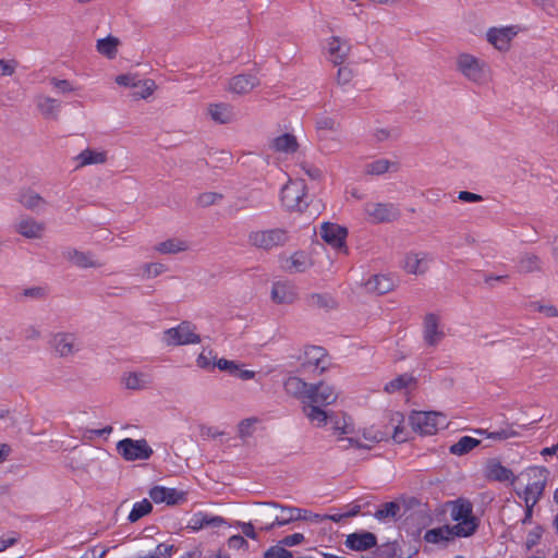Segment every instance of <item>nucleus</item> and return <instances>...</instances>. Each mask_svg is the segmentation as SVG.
<instances>
[{
  "label": "nucleus",
  "mask_w": 558,
  "mask_h": 558,
  "mask_svg": "<svg viewBox=\"0 0 558 558\" xmlns=\"http://www.w3.org/2000/svg\"><path fill=\"white\" fill-rule=\"evenodd\" d=\"M259 505H263L266 508L280 509V514L275 515L274 520L263 527L265 531H271L276 526H283L300 520H311L314 522H319L323 520L319 514H313L312 512L298 507L282 506L275 501L260 502Z\"/></svg>",
  "instance_id": "f257e3e1"
},
{
  "label": "nucleus",
  "mask_w": 558,
  "mask_h": 558,
  "mask_svg": "<svg viewBox=\"0 0 558 558\" xmlns=\"http://www.w3.org/2000/svg\"><path fill=\"white\" fill-rule=\"evenodd\" d=\"M281 202L289 210L303 211L307 208V191L304 180H290L281 189Z\"/></svg>",
  "instance_id": "f03ea898"
},
{
  "label": "nucleus",
  "mask_w": 558,
  "mask_h": 558,
  "mask_svg": "<svg viewBox=\"0 0 558 558\" xmlns=\"http://www.w3.org/2000/svg\"><path fill=\"white\" fill-rule=\"evenodd\" d=\"M413 430L421 435H434L447 426L446 416L439 412H413L409 417Z\"/></svg>",
  "instance_id": "7ed1b4c3"
},
{
  "label": "nucleus",
  "mask_w": 558,
  "mask_h": 558,
  "mask_svg": "<svg viewBox=\"0 0 558 558\" xmlns=\"http://www.w3.org/2000/svg\"><path fill=\"white\" fill-rule=\"evenodd\" d=\"M117 451L126 461L148 460L154 453L144 438H124L118 441Z\"/></svg>",
  "instance_id": "20e7f679"
},
{
  "label": "nucleus",
  "mask_w": 558,
  "mask_h": 558,
  "mask_svg": "<svg viewBox=\"0 0 558 558\" xmlns=\"http://www.w3.org/2000/svg\"><path fill=\"white\" fill-rule=\"evenodd\" d=\"M248 241L252 245L268 251L284 245L289 241V235L284 229L276 228L251 232Z\"/></svg>",
  "instance_id": "39448f33"
},
{
  "label": "nucleus",
  "mask_w": 558,
  "mask_h": 558,
  "mask_svg": "<svg viewBox=\"0 0 558 558\" xmlns=\"http://www.w3.org/2000/svg\"><path fill=\"white\" fill-rule=\"evenodd\" d=\"M457 70L469 81L482 83L486 77V64L470 53L457 57Z\"/></svg>",
  "instance_id": "423d86ee"
},
{
  "label": "nucleus",
  "mask_w": 558,
  "mask_h": 558,
  "mask_svg": "<svg viewBox=\"0 0 558 558\" xmlns=\"http://www.w3.org/2000/svg\"><path fill=\"white\" fill-rule=\"evenodd\" d=\"M163 341L167 345H183L201 341L195 328L189 322H182L179 326L170 328L163 333Z\"/></svg>",
  "instance_id": "0eeeda50"
},
{
  "label": "nucleus",
  "mask_w": 558,
  "mask_h": 558,
  "mask_svg": "<svg viewBox=\"0 0 558 558\" xmlns=\"http://www.w3.org/2000/svg\"><path fill=\"white\" fill-rule=\"evenodd\" d=\"M365 213L373 223L391 222L400 217L399 208L392 203H367Z\"/></svg>",
  "instance_id": "6e6552de"
},
{
  "label": "nucleus",
  "mask_w": 558,
  "mask_h": 558,
  "mask_svg": "<svg viewBox=\"0 0 558 558\" xmlns=\"http://www.w3.org/2000/svg\"><path fill=\"white\" fill-rule=\"evenodd\" d=\"M50 344L60 357H69L80 351L77 337L71 332H57L52 336Z\"/></svg>",
  "instance_id": "1a4fd4ad"
},
{
  "label": "nucleus",
  "mask_w": 558,
  "mask_h": 558,
  "mask_svg": "<svg viewBox=\"0 0 558 558\" xmlns=\"http://www.w3.org/2000/svg\"><path fill=\"white\" fill-rule=\"evenodd\" d=\"M338 398V392L332 386L320 381L318 384H311L306 402L317 405L332 404Z\"/></svg>",
  "instance_id": "9d476101"
},
{
  "label": "nucleus",
  "mask_w": 558,
  "mask_h": 558,
  "mask_svg": "<svg viewBox=\"0 0 558 558\" xmlns=\"http://www.w3.org/2000/svg\"><path fill=\"white\" fill-rule=\"evenodd\" d=\"M348 230L331 222H324L320 228L322 239L337 250L345 248V238Z\"/></svg>",
  "instance_id": "9b49d317"
},
{
  "label": "nucleus",
  "mask_w": 558,
  "mask_h": 558,
  "mask_svg": "<svg viewBox=\"0 0 558 558\" xmlns=\"http://www.w3.org/2000/svg\"><path fill=\"white\" fill-rule=\"evenodd\" d=\"M534 482L529 483L524 489V499L531 497L530 504L536 505L541 499L546 486L548 471L545 468H533Z\"/></svg>",
  "instance_id": "f8f14e48"
},
{
  "label": "nucleus",
  "mask_w": 558,
  "mask_h": 558,
  "mask_svg": "<svg viewBox=\"0 0 558 558\" xmlns=\"http://www.w3.org/2000/svg\"><path fill=\"white\" fill-rule=\"evenodd\" d=\"M328 364L327 352L323 347L310 345L304 349L303 367L314 366L322 374L327 369Z\"/></svg>",
  "instance_id": "ddd939ff"
},
{
  "label": "nucleus",
  "mask_w": 558,
  "mask_h": 558,
  "mask_svg": "<svg viewBox=\"0 0 558 558\" xmlns=\"http://www.w3.org/2000/svg\"><path fill=\"white\" fill-rule=\"evenodd\" d=\"M517 35L514 27L489 28L486 37L487 41L492 44L499 51H506L510 47V41Z\"/></svg>",
  "instance_id": "4468645a"
},
{
  "label": "nucleus",
  "mask_w": 558,
  "mask_h": 558,
  "mask_svg": "<svg viewBox=\"0 0 558 558\" xmlns=\"http://www.w3.org/2000/svg\"><path fill=\"white\" fill-rule=\"evenodd\" d=\"M344 545L351 550L364 551L377 545V537L372 532H355L347 536Z\"/></svg>",
  "instance_id": "2eb2a0df"
},
{
  "label": "nucleus",
  "mask_w": 558,
  "mask_h": 558,
  "mask_svg": "<svg viewBox=\"0 0 558 558\" xmlns=\"http://www.w3.org/2000/svg\"><path fill=\"white\" fill-rule=\"evenodd\" d=\"M62 256L80 268H98L104 264L95 259L89 252H81L76 248L68 247L62 252Z\"/></svg>",
  "instance_id": "dca6fc26"
},
{
  "label": "nucleus",
  "mask_w": 558,
  "mask_h": 558,
  "mask_svg": "<svg viewBox=\"0 0 558 558\" xmlns=\"http://www.w3.org/2000/svg\"><path fill=\"white\" fill-rule=\"evenodd\" d=\"M424 341L427 345L436 347L445 337V332L439 329L438 317L429 313L424 318Z\"/></svg>",
  "instance_id": "f3484780"
},
{
  "label": "nucleus",
  "mask_w": 558,
  "mask_h": 558,
  "mask_svg": "<svg viewBox=\"0 0 558 558\" xmlns=\"http://www.w3.org/2000/svg\"><path fill=\"white\" fill-rule=\"evenodd\" d=\"M350 50L351 46L340 37H331L328 41L329 60L335 65H341L347 59Z\"/></svg>",
  "instance_id": "a211bd4d"
},
{
  "label": "nucleus",
  "mask_w": 558,
  "mask_h": 558,
  "mask_svg": "<svg viewBox=\"0 0 558 558\" xmlns=\"http://www.w3.org/2000/svg\"><path fill=\"white\" fill-rule=\"evenodd\" d=\"M271 299L278 304H291L296 299L293 284L289 282H275L271 289Z\"/></svg>",
  "instance_id": "6ab92c4d"
},
{
  "label": "nucleus",
  "mask_w": 558,
  "mask_h": 558,
  "mask_svg": "<svg viewBox=\"0 0 558 558\" xmlns=\"http://www.w3.org/2000/svg\"><path fill=\"white\" fill-rule=\"evenodd\" d=\"M45 226L33 218H21L15 223V231L27 239H38L41 236Z\"/></svg>",
  "instance_id": "aec40b11"
},
{
  "label": "nucleus",
  "mask_w": 558,
  "mask_h": 558,
  "mask_svg": "<svg viewBox=\"0 0 558 558\" xmlns=\"http://www.w3.org/2000/svg\"><path fill=\"white\" fill-rule=\"evenodd\" d=\"M485 476L487 480L496 482H513L515 480L513 472L497 460H489L487 462Z\"/></svg>",
  "instance_id": "412c9836"
},
{
  "label": "nucleus",
  "mask_w": 558,
  "mask_h": 558,
  "mask_svg": "<svg viewBox=\"0 0 558 558\" xmlns=\"http://www.w3.org/2000/svg\"><path fill=\"white\" fill-rule=\"evenodd\" d=\"M365 290L374 294H385L395 287L393 280L385 275L371 276L364 283Z\"/></svg>",
  "instance_id": "4be33fe9"
},
{
  "label": "nucleus",
  "mask_w": 558,
  "mask_h": 558,
  "mask_svg": "<svg viewBox=\"0 0 558 558\" xmlns=\"http://www.w3.org/2000/svg\"><path fill=\"white\" fill-rule=\"evenodd\" d=\"M259 81L252 74H239L233 76L229 83V89L232 93L243 95L258 86Z\"/></svg>",
  "instance_id": "5701e85b"
},
{
  "label": "nucleus",
  "mask_w": 558,
  "mask_h": 558,
  "mask_svg": "<svg viewBox=\"0 0 558 558\" xmlns=\"http://www.w3.org/2000/svg\"><path fill=\"white\" fill-rule=\"evenodd\" d=\"M283 387L288 395L302 399L303 403L306 402L311 384L305 383L299 377L291 376L287 378V380L283 384Z\"/></svg>",
  "instance_id": "b1692460"
},
{
  "label": "nucleus",
  "mask_w": 558,
  "mask_h": 558,
  "mask_svg": "<svg viewBox=\"0 0 558 558\" xmlns=\"http://www.w3.org/2000/svg\"><path fill=\"white\" fill-rule=\"evenodd\" d=\"M270 148L277 153L293 154L298 150L299 144L294 135L286 133L274 138Z\"/></svg>",
  "instance_id": "393cba45"
},
{
  "label": "nucleus",
  "mask_w": 558,
  "mask_h": 558,
  "mask_svg": "<svg viewBox=\"0 0 558 558\" xmlns=\"http://www.w3.org/2000/svg\"><path fill=\"white\" fill-rule=\"evenodd\" d=\"M107 151L94 150L86 148L82 150L77 156L78 161L77 168L89 166V165H104L107 162Z\"/></svg>",
  "instance_id": "a878e982"
},
{
  "label": "nucleus",
  "mask_w": 558,
  "mask_h": 558,
  "mask_svg": "<svg viewBox=\"0 0 558 558\" xmlns=\"http://www.w3.org/2000/svg\"><path fill=\"white\" fill-rule=\"evenodd\" d=\"M191 523L193 529L199 530L204 527H220L226 524V520L219 515L197 512L193 515Z\"/></svg>",
  "instance_id": "bb28decb"
},
{
  "label": "nucleus",
  "mask_w": 558,
  "mask_h": 558,
  "mask_svg": "<svg viewBox=\"0 0 558 558\" xmlns=\"http://www.w3.org/2000/svg\"><path fill=\"white\" fill-rule=\"evenodd\" d=\"M307 306L329 311L337 306L336 300L328 293H312L306 296Z\"/></svg>",
  "instance_id": "cd10ccee"
},
{
  "label": "nucleus",
  "mask_w": 558,
  "mask_h": 558,
  "mask_svg": "<svg viewBox=\"0 0 558 558\" xmlns=\"http://www.w3.org/2000/svg\"><path fill=\"white\" fill-rule=\"evenodd\" d=\"M17 201L26 209H29L33 211H41L46 207V201L39 194H37L33 191L21 192Z\"/></svg>",
  "instance_id": "c85d7f7f"
},
{
  "label": "nucleus",
  "mask_w": 558,
  "mask_h": 558,
  "mask_svg": "<svg viewBox=\"0 0 558 558\" xmlns=\"http://www.w3.org/2000/svg\"><path fill=\"white\" fill-rule=\"evenodd\" d=\"M454 525H450L454 537H469L475 533L478 527V520L475 517L457 521Z\"/></svg>",
  "instance_id": "c756f323"
},
{
  "label": "nucleus",
  "mask_w": 558,
  "mask_h": 558,
  "mask_svg": "<svg viewBox=\"0 0 558 558\" xmlns=\"http://www.w3.org/2000/svg\"><path fill=\"white\" fill-rule=\"evenodd\" d=\"M401 507L397 501L385 502L376 510L374 517L381 522L397 521L400 518Z\"/></svg>",
  "instance_id": "7c9ffc66"
},
{
  "label": "nucleus",
  "mask_w": 558,
  "mask_h": 558,
  "mask_svg": "<svg viewBox=\"0 0 558 558\" xmlns=\"http://www.w3.org/2000/svg\"><path fill=\"white\" fill-rule=\"evenodd\" d=\"M403 268L409 274H424L427 269L426 254L420 257L418 254L409 253L407 254L403 263Z\"/></svg>",
  "instance_id": "2f4dec72"
},
{
  "label": "nucleus",
  "mask_w": 558,
  "mask_h": 558,
  "mask_svg": "<svg viewBox=\"0 0 558 558\" xmlns=\"http://www.w3.org/2000/svg\"><path fill=\"white\" fill-rule=\"evenodd\" d=\"M37 107L41 114L47 119L57 120L60 111V102L50 97H39Z\"/></svg>",
  "instance_id": "473e14b6"
},
{
  "label": "nucleus",
  "mask_w": 558,
  "mask_h": 558,
  "mask_svg": "<svg viewBox=\"0 0 558 558\" xmlns=\"http://www.w3.org/2000/svg\"><path fill=\"white\" fill-rule=\"evenodd\" d=\"M454 536L451 532L450 525H444L437 529L426 531L424 539L432 544H441L453 539Z\"/></svg>",
  "instance_id": "72a5a7b5"
},
{
  "label": "nucleus",
  "mask_w": 558,
  "mask_h": 558,
  "mask_svg": "<svg viewBox=\"0 0 558 558\" xmlns=\"http://www.w3.org/2000/svg\"><path fill=\"white\" fill-rule=\"evenodd\" d=\"M322 407L323 405L312 404L310 402H305L303 407V412L306 417L317 426L325 425L328 418V412L323 410Z\"/></svg>",
  "instance_id": "f704fd0d"
},
{
  "label": "nucleus",
  "mask_w": 558,
  "mask_h": 558,
  "mask_svg": "<svg viewBox=\"0 0 558 558\" xmlns=\"http://www.w3.org/2000/svg\"><path fill=\"white\" fill-rule=\"evenodd\" d=\"M474 433L481 436H485L486 438L494 439V440H506L512 437H517L519 435L518 432H515L511 425L507 424L506 427H501L494 432H488L487 429L477 428L474 429Z\"/></svg>",
  "instance_id": "c9c22d12"
},
{
  "label": "nucleus",
  "mask_w": 558,
  "mask_h": 558,
  "mask_svg": "<svg viewBox=\"0 0 558 558\" xmlns=\"http://www.w3.org/2000/svg\"><path fill=\"white\" fill-rule=\"evenodd\" d=\"M481 444V440L470 437L463 436L457 442L450 446L449 452L454 456H464L469 453L472 449L477 447Z\"/></svg>",
  "instance_id": "e433bc0d"
},
{
  "label": "nucleus",
  "mask_w": 558,
  "mask_h": 558,
  "mask_svg": "<svg viewBox=\"0 0 558 558\" xmlns=\"http://www.w3.org/2000/svg\"><path fill=\"white\" fill-rule=\"evenodd\" d=\"M119 44L120 41L118 38L108 36L106 38L98 39L96 47L100 54L108 59H113L117 56Z\"/></svg>",
  "instance_id": "4c0bfd02"
},
{
  "label": "nucleus",
  "mask_w": 558,
  "mask_h": 558,
  "mask_svg": "<svg viewBox=\"0 0 558 558\" xmlns=\"http://www.w3.org/2000/svg\"><path fill=\"white\" fill-rule=\"evenodd\" d=\"M473 515V506L470 501L458 499L452 507L451 518L454 521L464 520L468 518H472Z\"/></svg>",
  "instance_id": "58836bf2"
},
{
  "label": "nucleus",
  "mask_w": 558,
  "mask_h": 558,
  "mask_svg": "<svg viewBox=\"0 0 558 558\" xmlns=\"http://www.w3.org/2000/svg\"><path fill=\"white\" fill-rule=\"evenodd\" d=\"M210 118L218 123H228L232 118L231 108L226 104L211 105L208 109Z\"/></svg>",
  "instance_id": "ea45409f"
},
{
  "label": "nucleus",
  "mask_w": 558,
  "mask_h": 558,
  "mask_svg": "<svg viewBox=\"0 0 558 558\" xmlns=\"http://www.w3.org/2000/svg\"><path fill=\"white\" fill-rule=\"evenodd\" d=\"M283 267L290 272H303L308 267V262L304 253L296 252L287 259Z\"/></svg>",
  "instance_id": "a19ab883"
},
{
  "label": "nucleus",
  "mask_w": 558,
  "mask_h": 558,
  "mask_svg": "<svg viewBox=\"0 0 558 558\" xmlns=\"http://www.w3.org/2000/svg\"><path fill=\"white\" fill-rule=\"evenodd\" d=\"M124 384L128 389H143L150 384L148 375L143 373H130L124 377Z\"/></svg>",
  "instance_id": "79ce46f5"
},
{
  "label": "nucleus",
  "mask_w": 558,
  "mask_h": 558,
  "mask_svg": "<svg viewBox=\"0 0 558 558\" xmlns=\"http://www.w3.org/2000/svg\"><path fill=\"white\" fill-rule=\"evenodd\" d=\"M518 269L525 274L538 271L541 270V260L538 256L526 253L520 257Z\"/></svg>",
  "instance_id": "37998d69"
},
{
  "label": "nucleus",
  "mask_w": 558,
  "mask_h": 558,
  "mask_svg": "<svg viewBox=\"0 0 558 558\" xmlns=\"http://www.w3.org/2000/svg\"><path fill=\"white\" fill-rule=\"evenodd\" d=\"M153 510V505L148 499H143L142 501L135 502L131 512L129 513L128 520L131 523H134L150 513Z\"/></svg>",
  "instance_id": "c03bdc74"
},
{
  "label": "nucleus",
  "mask_w": 558,
  "mask_h": 558,
  "mask_svg": "<svg viewBox=\"0 0 558 558\" xmlns=\"http://www.w3.org/2000/svg\"><path fill=\"white\" fill-rule=\"evenodd\" d=\"M186 248V243L177 239L163 241L159 243L156 247V250L161 254H175L179 252H183Z\"/></svg>",
  "instance_id": "a18cd8bd"
},
{
  "label": "nucleus",
  "mask_w": 558,
  "mask_h": 558,
  "mask_svg": "<svg viewBox=\"0 0 558 558\" xmlns=\"http://www.w3.org/2000/svg\"><path fill=\"white\" fill-rule=\"evenodd\" d=\"M413 381H414L413 376H411L409 374H402V375L398 376L397 378L387 383L385 385V391L388 393H393L403 388H407Z\"/></svg>",
  "instance_id": "49530a36"
},
{
  "label": "nucleus",
  "mask_w": 558,
  "mask_h": 558,
  "mask_svg": "<svg viewBox=\"0 0 558 558\" xmlns=\"http://www.w3.org/2000/svg\"><path fill=\"white\" fill-rule=\"evenodd\" d=\"M391 166H396V163L388 159H378L367 163L365 166V172L371 175H380L386 173Z\"/></svg>",
  "instance_id": "de8ad7c7"
},
{
  "label": "nucleus",
  "mask_w": 558,
  "mask_h": 558,
  "mask_svg": "<svg viewBox=\"0 0 558 558\" xmlns=\"http://www.w3.org/2000/svg\"><path fill=\"white\" fill-rule=\"evenodd\" d=\"M400 547L397 542H389L377 547L376 556L378 558H395Z\"/></svg>",
  "instance_id": "09e8293b"
},
{
  "label": "nucleus",
  "mask_w": 558,
  "mask_h": 558,
  "mask_svg": "<svg viewBox=\"0 0 558 558\" xmlns=\"http://www.w3.org/2000/svg\"><path fill=\"white\" fill-rule=\"evenodd\" d=\"M263 556L264 558H292V553L279 542L277 545L270 546Z\"/></svg>",
  "instance_id": "8fccbe9b"
},
{
  "label": "nucleus",
  "mask_w": 558,
  "mask_h": 558,
  "mask_svg": "<svg viewBox=\"0 0 558 558\" xmlns=\"http://www.w3.org/2000/svg\"><path fill=\"white\" fill-rule=\"evenodd\" d=\"M186 499V494L184 492L178 490L175 488H167L166 487V504L168 506H174L183 502Z\"/></svg>",
  "instance_id": "3c124183"
},
{
  "label": "nucleus",
  "mask_w": 558,
  "mask_h": 558,
  "mask_svg": "<svg viewBox=\"0 0 558 558\" xmlns=\"http://www.w3.org/2000/svg\"><path fill=\"white\" fill-rule=\"evenodd\" d=\"M173 548V545L161 543L155 548L154 553H150L141 558H169Z\"/></svg>",
  "instance_id": "603ef678"
},
{
  "label": "nucleus",
  "mask_w": 558,
  "mask_h": 558,
  "mask_svg": "<svg viewBox=\"0 0 558 558\" xmlns=\"http://www.w3.org/2000/svg\"><path fill=\"white\" fill-rule=\"evenodd\" d=\"M543 527L537 525L532 531L529 532L525 541V547L527 550H531L533 547H535L543 535Z\"/></svg>",
  "instance_id": "864d4df0"
},
{
  "label": "nucleus",
  "mask_w": 558,
  "mask_h": 558,
  "mask_svg": "<svg viewBox=\"0 0 558 558\" xmlns=\"http://www.w3.org/2000/svg\"><path fill=\"white\" fill-rule=\"evenodd\" d=\"M222 199V195L216 192H206L198 196V204L203 207L214 205Z\"/></svg>",
  "instance_id": "5fc2aeb1"
},
{
  "label": "nucleus",
  "mask_w": 558,
  "mask_h": 558,
  "mask_svg": "<svg viewBox=\"0 0 558 558\" xmlns=\"http://www.w3.org/2000/svg\"><path fill=\"white\" fill-rule=\"evenodd\" d=\"M23 298H29L34 300H43L47 296V290L43 287H32L24 289L22 294Z\"/></svg>",
  "instance_id": "6e6d98bb"
},
{
  "label": "nucleus",
  "mask_w": 558,
  "mask_h": 558,
  "mask_svg": "<svg viewBox=\"0 0 558 558\" xmlns=\"http://www.w3.org/2000/svg\"><path fill=\"white\" fill-rule=\"evenodd\" d=\"M166 271V266L160 263H149L144 266V275L154 278Z\"/></svg>",
  "instance_id": "4d7b16f0"
},
{
  "label": "nucleus",
  "mask_w": 558,
  "mask_h": 558,
  "mask_svg": "<svg viewBox=\"0 0 558 558\" xmlns=\"http://www.w3.org/2000/svg\"><path fill=\"white\" fill-rule=\"evenodd\" d=\"M529 306L536 312L544 313L548 317L558 316V310L554 305H543L539 302H531Z\"/></svg>",
  "instance_id": "13d9d810"
},
{
  "label": "nucleus",
  "mask_w": 558,
  "mask_h": 558,
  "mask_svg": "<svg viewBox=\"0 0 558 558\" xmlns=\"http://www.w3.org/2000/svg\"><path fill=\"white\" fill-rule=\"evenodd\" d=\"M16 68H17V62L15 60L0 59V75L1 76L13 75Z\"/></svg>",
  "instance_id": "bf43d9fd"
},
{
  "label": "nucleus",
  "mask_w": 558,
  "mask_h": 558,
  "mask_svg": "<svg viewBox=\"0 0 558 558\" xmlns=\"http://www.w3.org/2000/svg\"><path fill=\"white\" fill-rule=\"evenodd\" d=\"M316 126L318 130L336 131L339 124L336 122L335 119L330 117H322L317 119Z\"/></svg>",
  "instance_id": "052dcab7"
},
{
  "label": "nucleus",
  "mask_w": 558,
  "mask_h": 558,
  "mask_svg": "<svg viewBox=\"0 0 558 558\" xmlns=\"http://www.w3.org/2000/svg\"><path fill=\"white\" fill-rule=\"evenodd\" d=\"M215 366H217L220 371L230 373L233 376L239 371V366L233 361H229L226 359L218 360Z\"/></svg>",
  "instance_id": "680f3d73"
},
{
  "label": "nucleus",
  "mask_w": 558,
  "mask_h": 558,
  "mask_svg": "<svg viewBox=\"0 0 558 558\" xmlns=\"http://www.w3.org/2000/svg\"><path fill=\"white\" fill-rule=\"evenodd\" d=\"M302 542H304V535L302 533L287 535L282 539H280V544L286 547H293L295 545L301 544Z\"/></svg>",
  "instance_id": "e2e57ef3"
},
{
  "label": "nucleus",
  "mask_w": 558,
  "mask_h": 558,
  "mask_svg": "<svg viewBox=\"0 0 558 558\" xmlns=\"http://www.w3.org/2000/svg\"><path fill=\"white\" fill-rule=\"evenodd\" d=\"M149 497L156 504H161L166 501V487L163 486H154L149 490Z\"/></svg>",
  "instance_id": "0e129e2a"
},
{
  "label": "nucleus",
  "mask_w": 558,
  "mask_h": 558,
  "mask_svg": "<svg viewBox=\"0 0 558 558\" xmlns=\"http://www.w3.org/2000/svg\"><path fill=\"white\" fill-rule=\"evenodd\" d=\"M111 433H112V427L111 426H106V427L100 428V429H86L83 433V437L86 438V439L93 440L95 437H100V436H104V435H109Z\"/></svg>",
  "instance_id": "69168bd1"
},
{
  "label": "nucleus",
  "mask_w": 558,
  "mask_h": 558,
  "mask_svg": "<svg viewBox=\"0 0 558 558\" xmlns=\"http://www.w3.org/2000/svg\"><path fill=\"white\" fill-rule=\"evenodd\" d=\"M353 77L351 69L347 66H340L337 72V82L340 85L348 84Z\"/></svg>",
  "instance_id": "338daca9"
},
{
  "label": "nucleus",
  "mask_w": 558,
  "mask_h": 558,
  "mask_svg": "<svg viewBox=\"0 0 558 558\" xmlns=\"http://www.w3.org/2000/svg\"><path fill=\"white\" fill-rule=\"evenodd\" d=\"M50 83L53 85L54 88H57L61 93H70L74 90V87L68 80H58L56 77H52L50 80Z\"/></svg>",
  "instance_id": "774afa93"
}]
</instances>
